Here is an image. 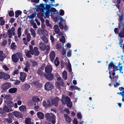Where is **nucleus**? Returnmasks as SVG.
I'll use <instances>...</instances> for the list:
<instances>
[{"label":"nucleus","instance_id":"obj_1","mask_svg":"<svg viewBox=\"0 0 124 124\" xmlns=\"http://www.w3.org/2000/svg\"><path fill=\"white\" fill-rule=\"evenodd\" d=\"M36 8L37 9L43 12H44V10H45L47 13L50 11H51L52 10L54 11L56 10V9L54 8H50V6L48 5H45V4H41L39 5L36 6Z\"/></svg>","mask_w":124,"mask_h":124},{"label":"nucleus","instance_id":"obj_2","mask_svg":"<svg viewBox=\"0 0 124 124\" xmlns=\"http://www.w3.org/2000/svg\"><path fill=\"white\" fill-rule=\"evenodd\" d=\"M113 67L114 69V70H113V72L112 73L113 78H111L110 72H109V73L110 74L109 77L111 79L112 82L113 81L115 82V81H116V76H115L116 74V66L115 65H114V64L113 62L111 61L108 65V69L109 70Z\"/></svg>","mask_w":124,"mask_h":124},{"label":"nucleus","instance_id":"obj_3","mask_svg":"<svg viewBox=\"0 0 124 124\" xmlns=\"http://www.w3.org/2000/svg\"><path fill=\"white\" fill-rule=\"evenodd\" d=\"M45 117L47 120L51 121L52 124H54L55 123L56 116L52 113H46L45 115Z\"/></svg>","mask_w":124,"mask_h":124},{"label":"nucleus","instance_id":"obj_4","mask_svg":"<svg viewBox=\"0 0 124 124\" xmlns=\"http://www.w3.org/2000/svg\"><path fill=\"white\" fill-rule=\"evenodd\" d=\"M12 58L13 61L15 62H17L19 58L20 59L21 61L22 62L23 61L22 55L21 53L19 52L12 55Z\"/></svg>","mask_w":124,"mask_h":124},{"label":"nucleus","instance_id":"obj_5","mask_svg":"<svg viewBox=\"0 0 124 124\" xmlns=\"http://www.w3.org/2000/svg\"><path fill=\"white\" fill-rule=\"evenodd\" d=\"M15 30V28L12 27L10 29H9L8 30L7 33L9 38H11L12 37V35L14 36L16 35Z\"/></svg>","mask_w":124,"mask_h":124},{"label":"nucleus","instance_id":"obj_6","mask_svg":"<svg viewBox=\"0 0 124 124\" xmlns=\"http://www.w3.org/2000/svg\"><path fill=\"white\" fill-rule=\"evenodd\" d=\"M45 89L47 91L51 90L53 88L52 84L50 82H47L45 85Z\"/></svg>","mask_w":124,"mask_h":124},{"label":"nucleus","instance_id":"obj_7","mask_svg":"<svg viewBox=\"0 0 124 124\" xmlns=\"http://www.w3.org/2000/svg\"><path fill=\"white\" fill-rule=\"evenodd\" d=\"M27 75L24 72H21L20 74L19 79L22 82H24L25 80Z\"/></svg>","mask_w":124,"mask_h":124},{"label":"nucleus","instance_id":"obj_8","mask_svg":"<svg viewBox=\"0 0 124 124\" xmlns=\"http://www.w3.org/2000/svg\"><path fill=\"white\" fill-rule=\"evenodd\" d=\"M30 54L32 55L34 54L35 56H38L39 54V51L37 47H34L33 50L30 52Z\"/></svg>","mask_w":124,"mask_h":124},{"label":"nucleus","instance_id":"obj_9","mask_svg":"<svg viewBox=\"0 0 124 124\" xmlns=\"http://www.w3.org/2000/svg\"><path fill=\"white\" fill-rule=\"evenodd\" d=\"M29 47L30 48L29 51H28L27 50H25L24 51V52L26 56L30 58L31 57V56L30 53L33 50V47L32 46L30 45L29 46Z\"/></svg>","mask_w":124,"mask_h":124},{"label":"nucleus","instance_id":"obj_10","mask_svg":"<svg viewBox=\"0 0 124 124\" xmlns=\"http://www.w3.org/2000/svg\"><path fill=\"white\" fill-rule=\"evenodd\" d=\"M11 87V84L9 83H4L1 86V88L3 90L7 89Z\"/></svg>","mask_w":124,"mask_h":124},{"label":"nucleus","instance_id":"obj_11","mask_svg":"<svg viewBox=\"0 0 124 124\" xmlns=\"http://www.w3.org/2000/svg\"><path fill=\"white\" fill-rule=\"evenodd\" d=\"M59 101L58 98L56 97L53 98L51 100L52 103L53 105H54L55 106H57L58 104V102Z\"/></svg>","mask_w":124,"mask_h":124},{"label":"nucleus","instance_id":"obj_12","mask_svg":"<svg viewBox=\"0 0 124 124\" xmlns=\"http://www.w3.org/2000/svg\"><path fill=\"white\" fill-rule=\"evenodd\" d=\"M5 103L4 104L6 105L7 106L11 108L14 107V103L11 101L6 100L4 101Z\"/></svg>","mask_w":124,"mask_h":124},{"label":"nucleus","instance_id":"obj_13","mask_svg":"<svg viewBox=\"0 0 124 124\" xmlns=\"http://www.w3.org/2000/svg\"><path fill=\"white\" fill-rule=\"evenodd\" d=\"M55 84L56 87L58 89H59L60 88V86H63L64 85V83L62 79H61L60 81L56 82L55 83Z\"/></svg>","mask_w":124,"mask_h":124},{"label":"nucleus","instance_id":"obj_14","mask_svg":"<svg viewBox=\"0 0 124 124\" xmlns=\"http://www.w3.org/2000/svg\"><path fill=\"white\" fill-rule=\"evenodd\" d=\"M1 97L7 100H12L11 95L9 94H3L1 95Z\"/></svg>","mask_w":124,"mask_h":124},{"label":"nucleus","instance_id":"obj_15","mask_svg":"<svg viewBox=\"0 0 124 124\" xmlns=\"http://www.w3.org/2000/svg\"><path fill=\"white\" fill-rule=\"evenodd\" d=\"M52 70V68L50 65H47L45 68V71L46 73H50Z\"/></svg>","mask_w":124,"mask_h":124},{"label":"nucleus","instance_id":"obj_16","mask_svg":"<svg viewBox=\"0 0 124 124\" xmlns=\"http://www.w3.org/2000/svg\"><path fill=\"white\" fill-rule=\"evenodd\" d=\"M3 110L5 112H9L12 111V108H11L7 106L4 104V106L3 107Z\"/></svg>","mask_w":124,"mask_h":124},{"label":"nucleus","instance_id":"obj_17","mask_svg":"<svg viewBox=\"0 0 124 124\" xmlns=\"http://www.w3.org/2000/svg\"><path fill=\"white\" fill-rule=\"evenodd\" d=\"M69 101H70V98L67 96L66 97H63L62 100V102L63 104H65L67 102H69Z\"/></svg>","mask_w":124,"mask_h":124},{"label":"nucleus","instance_id":"obj_18","mask_svg":"<svg viewBox=\"0 0 124 124\" xmlns=\"http://www.w3.org/2000/svg\"><path fill=\"white\" fill-rule=\"evenodd\" d=\"M55 53L54 51H52L50 52L49 57L51 61L52 62L53 61L55 58Z\"/></svg>","mask_w":124,"mask_h":124},{"label":"nucleus","instance_id":"obj_19","mask_svg":"<svg viewBox=\"0 0 124 124\" xmlns=\"http://www.w3.org/2000/svg\"><path fill=\"white\" fill-rule=\"evenodd\" d=\"M122 63L119 62L118 63V65L117 66V70H118L120 71V73H121L122 74H123V72L122 71L123 70V66L122 65Z\"/></svg>","mask_w":124,"mask_h":124},{"label":"nucleus","instance_id":"obj_20","mask_svg":"<svg viewBox=\"0 0 124 124\" xmlns=\"http://www.w3.org/2000/svg\"><path fill=\"white\" fill-rule=\"evenodd\" d=\"M21 87L24 90H27L30 87V85L28 84H24L21 86Z\"/></svg>","mask_w":124,"mask_h":124},{"label":"nucleus","instance_id":"obj_21","mask_svg":"<svg viewBox=\"0 0 124 124\" xmlns=\"http://www.w3.org/2000/svg\"><path fill=\"white\" fill-rule=\"evenodd\" d=\"M17 91V89L15 87L10 88L8 90V92L10 93H16Z\"/></svg>","mask_w":124,"mask_h":124},{"label":"nucleus","instance_id":"obj_22","mask_svg":"<svg viewBox=\"0 0 124 124\" xmlns=\"http://www.w3.org/2000/svg\"><path fill=\"white\" fill-rule=\"evenodd\" d=\"M37 114L39 118L43 119L44 118V115L42 112H38L37 113Z\"/></svg>","mask_w":124,"mask_h":124},{"label":"nucleus","instance_id":"obj_23","mask_svg":"<svg viewBox=\"0 0 124 124\" xmlns=\"http://www.w3.org/2000/svg\"><path fill=\"white\" fill-rule=\"evenodd\" d=\"M45 76L46 78L49 80H52L54 78L53 75L52 74H48V75H45Z\"/></svg>","mask_w":124,"mask_h":124},{"label":"nucleus","instance_id":"obj_24","mask_svg":"<svg viewBox=\"0 0 124 124\" xmlns=\"http://www.w3.org/2000/svg\"><path fill=\"white\" fill-rule=\"evenodd\" d=\"M40 48L42 51H44L45 50V44L42 42H41L39 45Z\"/></svg>","mask_w":124,"mask_h":124},{"label":"nucleus","instance_id":"obj_25","mask_svg":"<svg viewBox=\"0 0 124 124\" xmlns=\"http://www.w3.org/2000/svg\"><path fill=\"white\" fill-rule=\"evenodd\" d=\"M13 115L16 117L21 118L22 117L21 113L17 111H15L13 112Z\"/></svg>","mask_w":124,"mask_h":124},{"label":"nucleus","instance_id":"obj_26","mask_svg":"<svg viewBox=\"0 0 124 124\" xmlns=\"http://www.w3.org/2000/svg\"><path fill=\"white\" fill-rule=\"evenodd\" d=\"M53 29L55 32L56 34L58 33L60 31L58 26L57 25H55L54 26Z\"/></svg>","mask_w":124,"mask_h":124},{"label":"nucleus","instance_id":"obj_27","mask_svg":"<svg viewBox=\"0 0 124 124\" xmlns=\"http://www.w3.org/2000/svg\"><path fill=\"white\" fill-rule=\"evenodd\" d=\"M19 110L22 112L25 111H26V108L25 106L22 105L19 107Z\"/></svg>","mask_w":124,"mask_h":124},{"label":"nucleus","instance_id":"obj_28","mask_svg":"<svg viewBox=\"0 0 124 124\" xmlns=\"http://www.w3.org/2000/svg\"><path fill=\"white\" fill-rule=\"evenodd\" d=\"M10 77V76L8 74L4 73L3 79L5 80H6L9 79Z\"/></svg>","mask_w":124,"mask_h":124},{"label":"nucleus","instance_id":"obj_29","mask_svg":"<svg viewBox=\"0 0 124 124\" xmlns=\"http://www.w3.org/2000/svg\"><path fill=\"white\" fill-rule=\"evenodd\" d=\"M30 31L31 33V35L34 38L36 37V33L34 30L32 28H31L30 29Z\"/></svg>","mask_w":124,"mask_h":124},{"label":"nucleus","instance_id":"obj_30","mask_svg":"<svg viewBox=\"0 0 124 124\" xmlns=\"http://www.w3.org/2000/svg\"><path fill=\"white\" fill-rule=\"evenodd\" d=\"M64 116L65 119L67 122L69 123L71 122V118L68 116V115L66 114H65L64 115Z\"/></svg>","mask_w":124,"mask_h":124},{"label":"nucleus","instance_id":"obj_31","mask_svg":"<svg viewBox=\"0 0 124 124\" xmlns=\"http://www.w3.org/2000/svg\"><path fill=\"white\" fill-rule=\"evenodd\" d=\"M67 67L68 69V70L70 74H72L73 72L72 71L71 65L70 62H69L67 64Z\"/></svg>","mask_w":124,"mask_h":124},{"label":"nucleus","instance_id":"obj_32","mask_svg":"<svg viewBox=\"0 0 124 124\" xmlns=\"http://www.w3.org/2000/svg\"><path fill=\"white\" fill-rule=\"evenodd\" d=\"M67 73L66 71H64L62 74V77L65 80H66L67 78Z\"/></svg>","mask_w":124,"mask_h":124},{"label":"nucleus","instance_id":"obj_33","mask_svg":"<svg viewBox=\"0 0 124 124\" xmlns=\"http://www.w3.org/2000/svg\"><path fill=\"white\" fill-rule=\"evenodd\" d=\"M36 15V13L35 12H34L31 15L29 16L28 17L30 19H34Z\"/></svg>","mask_w":124,"mask_h":124},{"label":"nucleus","instance_id":"obj_34","mask_svg":"<svg viewBox=\"0 0 124 124\" xmlns=\"http://www.w3.org/2000/svg\"><path fill=\"white\" fill-rule=\"evenodd\" d=\"M33 84L35 86L38 87H40L41 86V84L39 83V81L35 82Z\"/></svg>","mask_w":124,"mask_h":124},{"label":"nucleus","instance_id":"obj_35","mask_svg":"<svg viewBox=\"0 0 124 124\" xmlns=\"http://www.w3.org/2000/svg\"><path fill=\"white\" fill-rule=\"evenodd\" d=\"M42 33L44 36H47L48 35L47 31L45 29H42Z\"/></svg>","mask_w":124,"mask_h":124},{"label":"nucleus","instance_id":"obj_36","mask_svg":"<svg viewBox=\"0 0 124 124\" xmlns=\"http://www.w3.org/2000/svg\"><path fill=\"white\" fill-rule=\"evenodd\" d=\"M26 124H31V119L29 118H27L25 120Z\"/></svg>","mask_w":124,"mask_h":124},{"label":"nucleus","instance_id":"obj_37","mask_svg":"<svg viewBox=\"0 0 124 124\" xmlns=\"http://www.w3.org/2000/svg\"><path fill=\"white\" fill-rule=\"evenodd\" d=\"M22 13V12L20 10H17L15 12V16L17 18Z\"/></svg>","mask_w":124,"mask_h":124},{"label":"nucleus","instance_id":"obj_38","mask_svg":"<svg viewBox=\"0 0 124 124\" xmlns=\"http://www.w3.org/2000/svg\"><path fill=\"white\" fill-rule=\"evenodd\" d=\"M21 28L20 27H19L17 30V33L18 35V38H20L21 35Z\"/></svg>","mask_w":124,"mask_h":124},{"label":"nucleus","instance_id":"obj_39","mask_svg":"<svg viewBox=\"0 0 124 124\" xmlns=\"http://www.w3.org/2000/svg\"><path fill=\"white\" fill-rule=\"evenodd\" d=\"M0 23L1 25H3L5 24V21L3 20V18L2 17H0Z\"/></svg>","mask_w":124,"mask_h":124},{"label":"nucleus","instance_id":"obj_40","mask_svg":"<svg viewBox=\"0 0 124 124\" xmlns=\"http://www.w3.org/2000/svg\"><path fill=\"white\" fill-rule=\"evenodd\" d=\"M60 63L59 61V60H58V58L56 57L54 61V63L56 66H57L59 65Z\"/></svg>","mask_w":124,"mask_h":124},{"label":"nucleus","instance_id":"obj_41","mask_svg":"<svg viewBox=\"0 0 124 124\" xmlns=\"http://www.w3.org/2000/svg\"><path fill=\"white\" fill-rule=\"evenodd\" d=\"M60 41L63 43H64L65 42V39L64 37L63 36L61 37L60 39Z\"/></svg>","mask_w":124,"mask_h":124},{"label":"nucleus","instance_id":"obj_42","mask_svg":"<svg viewBox=\"0 0 124 124\" xmlns=\"http://www.w3.org/2000/svg\"><path fill=\"white\" fill-rule=\"evenodd\" d=\"M67 106L70 108H71L72 106V103L70 101V100L69 102H67L66 103Z\"/></svg>","mask_w":124,"mask_h":124},{"label":"nucleus","instance_id":"obj_43","mask_svg":"<svg viewBox=\"0 0 124 124\" xmlns=\"http://www.w3.org/2000/svg\"><path fill=\"white\" fill-rule=\"evenodd\" d=\"M41 39L45 43H47L48 42V40L46 38L43 36L41 37Z\"/></svg>","mask_w":124,"mask_h":124},{"label":"nucleus","instance_id":"obj_44","mask_svg":"<svg viewBox=\"0 0 124 124\" xmlns=\"http://www.w3.org/2000/svg\"><path fill=\"white\" fill-rule=\"evenodd\" d=\"M46 25L49 27L50 28H52V26L51 24H50L49 23V21L48 20H46Z\"/></svg>","mask_w":124,"mask_h":124},{"label":"nucleus","instance_id":"obj_45","mask_svg":"<svg viewBox=\"0 0 124 124\" xmlns=\"http://www.w3.org/2000/svg\"><path fill=\"white\" fill-rule=\"evenodd\" d=\"M11 47L12 49H15L16 48V46L15 43H12L11 45Z\"/></svg>","mask_w":124,"mask_h":124},{"label":"nucleus","instance_id":"obj_46","mask_svg":"<svg viewBox=\"0 0 124 124\" xmlns=\"http://www.w3.org/2000/svg\"><path fill=\"white\" fill-rule=\"evenodd\" d=\"M40 100V99L36 97H34L32 99V101H35L36 102L39 101Z\"/></svg>","mask_w":124,"mask_h":124},{"label":"nucleus","instance_id":"obj_47","mask_svg":"<svg viewBox=\"0 0 124 124\" xmlns=\"http://www.w3.org/2000/svg\"><path fill=\"white\" fill-rule=\"evenodd\" d=\"M119 35L121 37H124V30L119 34Z\"/></svg>","mask_w":124,"mask_h":124},{"label":"nucleus","instance_id":"obj_48","mask_svg":"<svg viewBox=\"0 0 124 124\" xmlns=\"http://www.w3.org/2000/svg\"><path fill=\"white\" fill-rule=\"evenodd\" d=\"M34 108L35 109V110L37 111H39V107L37 103H35L34 104Z\"/></svg>","mask_w":124,"mask_h":124},{"label":"nucleus","instance_id":"obj_49","mask_svg":"<svg viewBox=\"0 0 124 124\" xmlns=\"http://www.w3.org/2000/svg\"><path fill=\"white\" fill-rule=\"evenodd\" d=\"M77 117L78 119H80L82 118V115L81 113L79 112H77Z\"/></svg>","mask_w":124,"mask_h":124},{"label":"nucleus","instance_id":"obj_50","mask_svg":"<svg viewBox=\"0 0 124 124\" xmlns=\"http://www.w3.org/2000/svg\"><path fill=\"white\" fill-rule=\"evenodd\" d=\"M31 64L33 66H34L35 65H37V62L33 60L31 61Z\"/></svg>","mask_w":124,"mask_h":124},{"label":"nucleus","instance_id":"obj_51","mask_svg":"<svg viewBox=\"0 0 124 124\" xmlns=\"http://www.w3.org/2000/svg\"><path fill=\"white\" fill-rule=\"evenodd\" d=\"M61 47V45L60 44L57 43L56 46V48L58 50L60 49Z\"/></svg>","mask_w":124,"mask_h":124},{"label":"nucleus","instance_id":"obj_52","mask_svg":"<svg viewBox=\"0 0 124 124\" xmlns=\"http://www.w3.org/2000/svg\"><path fill=\"white\" fill-rule=\"evenodd\" d=\"M53 104L52 103L51 101V102L49 100H48L47 101V105L49 107H50L52 106Z\"/></svg>","mask_w":124,"mask_h":124},{"label":"nucleus","instance_id":"obj_53","mask_svg":"<svg viewBox=\"0 0 124 124\" xmlns=\"http://www.w3.org/2000/svg\"><path fill=\"white\" fill-rule=\"evenodd\" d=\"M31 36L30 34L27 35L26 39L28 42H29L30 40Z\"/></svg>","mask_w":124,"mask_h":124},{"label":"nucleus","instance_id":"obj_54","mask_svg":"<svg viewBox=\"0 0 124 124\" xmlns=\"http://www.w3.org/2000/svg\"><path fill=\"white\" fill-rule=\"evenodd\" d=\"M71 50H69V51H68L67 52V57H70L71 56Z\"/></svg>","mask_w":124,"mask_h":124},{"label":"nucleus","instance_id":"obj_55","mask_svg":"<svg viewBox=\"0 0 124 124\" xmlns=\"http://www.w3.org/2000/svg\"><path fill=\"white\" fill-rule=\"evenodd\" d=\"M2 67L5 70L7 71L9 70V68L6 65H3L2 66Z\"/></svg>","mask_w":124,"mask_h":124},{"label":"nucleus","instance_id":"obj_56","mask_svg":"<svg viewBox=\"0 0 124 124\" xmlns=\"http://www.w3.org/2000/svg\"><path fill=\"white\" fill-rule=\"evenodd\" d=\"M60 15L61 16H63L64 14V11L62 10L61 9L60 11Z\"/></svg>","mask_w":124,"mask_h":124},{"label":"nucleus","instance_id":"obj_57","mask_svg":"<svg viewBox=\"0 0 124 124\" xmlns=\"http://www.w3.org/2000/svg\"><path fill=\"white\" fill-rule=\"evenodd\" d=\"M37 33L39 34H40L42 32V29L39 28L37 30Z\"/></svg>","mask_w":124,"mask_h":124},{"label":"nucleus","instance_id":"obj_58","mask_svg":"<svg viewBox=\"0 0 124 124\" xmlns=\"http://www.w3.org/2000/svg\"><path fill=\"white\" fill-rule=\"evenodd\" d=\"M21 83L20 81L18 80H15L14 84L16 85H18Z\"/></svg>","mask_w":124,"mask_h":124},{"label":"nucleus","instance_id":"obj_59","mask_svg":"<svg viewBox=\"0 0 124 124\" xmlns=\"http://www.w3.org/2000/svg\"><path fill=\"white\" fill-rule=\"evenodd\" d=\"M73 123L74 124H78V122L77 119L74 118L73 121Z\"/></svg>","mask_w":124,"mask_h":124},{"label":"nucleus","instance_id":"obj_60","mask_svg":"<svg viewBox=\"0 0 124 124\" xmlns=\"http://www.w3.org/2000/svg\"><path fill=\"white\" fill-rule=\"evenodd\" d=\"M7 43V41L6 40H4L2 42L1 45L3 46H4L6 45Z\"/></svg>","mask_w":124,"mask_h":124},{"label":"nucleus","instance_id":"obj_61","mask_svg":"<svg viewBox=\"0 0 124 124\" xmlns=\"http://www.w3.org/2000/svg\"><path fill=\"white\" fill-rule=\"evenodd\" d=\"M46 49V50L47 52H49L50 50V48L49 46L48 45H47L45 46V49Z\"/></svg>","mask_w":124,"mask_h":124},{"label":"nucleus","instance_id":"obj_62","mask_svg":"<svg viewBox=\"0 0 124 124\" xmlns=\"http://www.w3.org/2000/svg\"><path fill=\"white\" fill-rule=\"evenodd\" d=\"M18 70H16L14 71L13 73V75L14 76H15V74H18Z\"/></svg>","mask_w":124,"mask_h":124},{"label":"nucleus","instance_id":"obj_63","mask_svg":"<svg viewBox=\"0 0 124 124\" xmlns=\"http://www.w3.org/2000/svg\"><path fill=\"white\" fill-rule=\"evenodd\" d=\"M123 42V40L121 38L119 41V45L121 47H122V45Z\"/></svg>","mask_w":124,"mask_h":124},{"label":"nucleus","instance_id":"obj_64","mask_svg":"<svg viewBox=\"0 0 124 124\" xmlns=\"http://www.w3.org/2000/svg\"><path fill=\"white\" fill-rule=\"evenodd\" d=\"M9 16H12L14 15V13L12 11H10L8 14Z\"/></svg>","mask_w":124,"mask_h":124}]
</instances>
